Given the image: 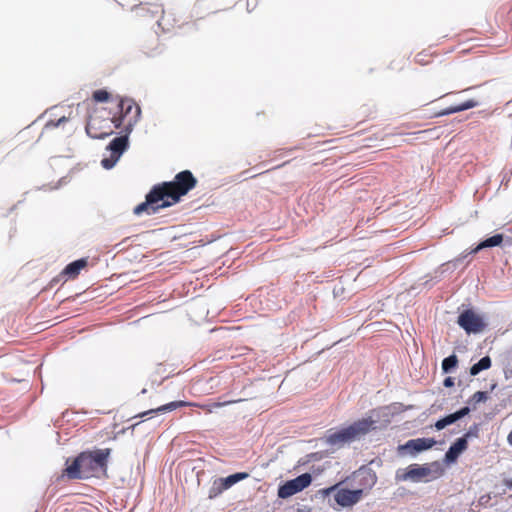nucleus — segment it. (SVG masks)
<instances>
[{"label": "nucleus", "mask_w": 512, "mask_h": 512, "mask_svg": "<svg viewBox=\"0 0 512 512\" xmlns=\"http://www.w3.org/2000/svg\"><path fill=\"white\" fill-rule=\"evenodd\" d=\"M436 444L433 438H416L408 440L406 443L398 446L400 455H409L415 457L418 453L432 448Z\"/></svg>", "instance_id": "1a4fd4ad"}, {"label": "nucleus", "mask_w": 512, "mask_h": 512, "mask_svg": "<svg viewBox=\"0 0 512 512\" xmlns=\"http://www.w3.org/2000/svg\"><path fill=\"white\" fill-rule=\"evenodd\" d=\"M93 99L96 102H106L109 99V93L106 90H96L93 93Z\"/></svg>", "instance_id": "b1692460"}, {"label": "nucleus", "mask_w": 512, "mask_h": 512, "mask_svg": "<svg viewBox=\"0 0 512 512\" xmlns=\"http://www.w3.org/2000/svg\"><path fill=\"white\" fill-rule=\"evenodd\" d=\"M65 121H67V118L66 117H61L60 119H58V121L56 123H54V126L55 127H58L60 126L62 123H64Z\"/></svg>", "instance_id": "c85d7f7f"}, {"label": "nucleus", "mask_w": 512, "mask_h": 512, "mask_svg": "<svg viewBox=\"0 0 512 512\" xmlns=\"http://www.w3.org/2000/svg\"><path fill=\"white\" fill-rule=\"evenodd\" d=\"M477 105V102L474 101V100H468L462 104H459V105H456V106H452L448 109H446L442 114L443 115H449V114H453V113H457V112H461V111H464V110H468L470 108H473Z\"/></svg>", "instance_id": "6ab92c4d"}, {"label": "nucleus", "mask_w": 512, "mask_h": 512, "mask_svg": "<svg viewBox=\"0 0 512 512\" xmlns=\"http://www.w3.org/2000/svg\"><path fill=\"white\" fill-rule=\"evenodd\" d=\"M375 421L371 418H364L355 421L347 427L338 430L330 429L326 435L321 439L325 444L339 449L346 444H350L359 440L362 436L366 435L371 429L374 428Z\"/></svg>", "instance_id": "f03ea898"}, {"label": "nucleus", "mask_w": 512, "mask_h": 512, "mask_svg": "<svg viewBox=\"0 0 512 512\" xmlns=\"http://www.w3.org/2000/svg\"><path fill=\"white\" fill-rule=\"evenodd\" d=\"M197 183L196 178L189 170H184L175 176V180L171 182H163L157 185L162 187L164 197L169 200L170 205L179 202L180 198L186 195Z\"/></svg>", "instance_id": "20e7f679"}, {"label": "nucleus", "mask_w": 512, "mask_h": 512, "mask_svg": "<svg viewBox=\"0 0 512 512\" xmlns=\"http://www.w3.org/2000/svg\"><path fill=\"white\" fill-rule=\"evenodd\" d=\"M457 323L468 334L479 333L484 328L482 319L472 310L463 311L459 315Z\"/></svg>", "instance_id": "9d476101"}, {"label": "nucleus", "mask_w": 512, "mask_h": 512, "mask_svg": "<svg viewBox=\"0 0 512 512\" xmlns=\"http://www.w3.org/2000/svg\"><path fill=\"white\" fill-rule=\"evenodd\" d=\"M247 477H248V473L238 472V473L229 475L225 478H219V480L221 481L220 485H223L225 490H227L230 487H232L233 485H235L236 483H238L239 481H241Z\"/></svg>", "instance_id": "f3484780"}, {"label": "nucleus", "mask_w": 512, "mask_h": 512, "mask_svg": "<svg viewBox=\"0 0 512 512\" xmlns=\"http://www.w3.org/2000/svg\"><path fill=\"white\" fill-rule=\"evenodd\" d=\"M140 116L141 109L139 106H136L134 117L128 121L125 127V135L114 138L107 146V150H109L111 154L110 157H105L101 160V165L103 168L107 170L113 168L119 161L122 154L128 149L129 134L132 132L135 124L139 121Z\"/></svg>", "instance_id": "7ed1b4c3"}, {"label": "nucleus", "mask_w": 512, "mask_h": 512, "mask_svg": "<svg viewBox=\"0 0 512 512\" xmlns=\"http://www.w3.org/2000/svg\"><path fill=\"white\" fill-rule=\"evenodd\" d=\"M503 241V235L502 234H495L483 241H481L474 249H472L470 252L463 253L460 256L456 257L455 259L448 261L441 265L439 268V271L441 273H444L446 271H453L455 270L458 265L470 254H475L479 252L482 249L485 248H491L499 246Z\"/></svg>", "instance_id": "0eeeda50"}, {"label": "nucleus", "mask_w": 512, "mask_h": 512, "mask_svg": "<svg viewBox=\"0 0 512 512\" xmlns=\"http://www.w3.org/2000/svg\"><path fill=\"white\" fill-rule=\"evenodd\" d=\"M189 405V403L187 402H184V401H173V402H170L168 404H165V405H162L156 409H151L149 411H146L144 413H142L140 415V417H143V416H146V415H150V414H155V413H164V412H170V411H173L177 408H180V407H183V406H187Z\"/></svg>", "instance_id": "dca6fc26"}, {"label": "nucleus", "mask_w": 512, "mask_h": 512, "mask_svg": "<svg viewBox=\"0 0 512 512\" xmlns=\"http://www.w3.org/2000/svg\"><path fill=\"white\" fill-rule=\"evenodd\" d=\"M134 106L136 107L137 105L131 99L122 98L119 103V107L124 112V115H128L132 111Z\"/></svg>", "instance_id": "4be33fe9"}, {"label": "nucleus", "mask_w": 512, "mask_h": 512, "mask_svg": "<svg viewBox=\"0 0 512 512\" xmlns=\"http://www.w3.org/2000/svg\"><path fill=\"white\" fill-rule=\"evenodd\" d=\"M457 364L458 358L455 354H452L443 359L441 365L442 371L446 374L451 373L456 368Z\"/></svg>", "instance_id": "aec40b11"}, {"label": "nucleus", "mask_w": 512, "mask_h": 512, "mask_svg": "<svg viewBox=\"0 0 512 512\" xmlns=\"http://www.w3.org/2000/svg\"><path fill=\"white\" fill-rule=\"evenodd\" d=\"M495 387H496V384H493V385L491 386V390L495 389Z\"/></svg>", "instance_id": "7c9ffc66"}, {"label": "nucleus", "mask_w": 512, "mask_h": 512, "mask_svg": "<svg viewBox=\"0 0 512 512\" xmlns=\"http://www.w3.org/2000/svg\"><path fill=\"white\" fill-rule=\"evenodd\" d=\"M477 436H478V426L475 424L472 427H470V429L461 438H466V440L468 441V438L477 437Z\"/></svg>", "instance_id": "393cba45"}, {"label": "nucleus", "mask_w": 512, "mask_h": 512, "mask_svg": "<svg viewBox=\"0 0 512 512\" xmlns=\"http://www.w3.org/2000/svg\"><path fill=\"white\" fill-rule=\"evenodd\" d=\"M443 385H444L445 387H452V386H454V379H453V378H451V377H447V378H445V380H444V382H443Z\"/></svg>", "instance_id": "bb28decb"}, {"label": "nucleus", "mask_w": 512, "mask_h": 512, "mask_svg": "<svg viewBox=\"0 0 512 512\" xmlns=\"http://www.w3.org/2000/svg\"><path fill=\"white\" fill-rule=\"evenodd\" d=\"M161 190L162 187L155 185L146 195L145 202L134 208V214L139 216L145 212L148 215H152L157 213L160 209L170 207L169 200L164 197V193Z\"/></svg>", "instance_id": "423d86ee"}, {"label": "nucleus", "mask_w": 512, "mask_h": 512, "mask_svg": "<svg viewBox=\"0 0 512 512\" xmlns=\"http://www.w3.org/2000/svg\"><path fill=\"white\" fill-rule=\"evenodd\" d=\"M86 132L92 138H104V137H106L108 135L107 133H103V134H101L99 136L98 135H92L91 132H90L89 126L86 127Z\"/></svg>", "instance_id": "cd10ccee"}, {"label": "nucleus", "mask_w": 512, "mask_h": 512, "mask_svg": "<svg viewBox=\"0 0 512 512\" xmlns=\"http://www.w3.org/2000/svg\"><path fill=\"white\" fill-rule=\"evenodd\" d=\"M87 266V260L85 258H81L69 263L65 269L63 270V274L67 275L69 278H75L80 271Z\"/></svg>", "instance_id": "2eb2a0df"}, {"label": "nucleus", "mask_w": 512, "mask_h": 512, "mask_svg": "<svg viewBox=\"0 0 512 512\" xmlns=\"http://www.w3.org/2000/svg\"><path fill=\"white\" fill-rule=\"evenodd\" d=\"M469 413H470V408L468 406H465V407L459 409L458 411H456L454 413H451V414H449V415L439 419L435 423V428L437 430H442L445 427H447L448 425H451V424L455 423L456 421L462 419L463 417H465Z\"/></svg>", "instance_id": "ddd939ff"}, {"label": "nucleus", "mask_w": 512, "mask_h": 512, "mask_svg": "<svg viewBox=\"0 0 512 512\" xmlns=\"http://www.w3.org/2000/svg\"><path fill=\"white\" fill-rule=\"evenodd\" d=\"M468 441L466 438H458L445 454V462L448 464L456 462L458 457L467 449Z\"/></svg>", "instance_id": "f8f14e48"}, {"label": "nucleus", "mask_w": 512, "mask_h": 512, "mask_svg": "<svg viewBox=\"0 0 512 512\" xmlns=\"http://www.w3.org/2000/svg\"><path fill=\"white\" fill-rule=\"evenodd\" d=\"M110 453L109 448L80 453L66 468L67 476L70 479H87L105 475Z\"/></svg>", "instance_id": "f257e3e1"}, {"label": "nucleus", "mask_w": 512, "mask_h": 512, "mask_svg": "<svg viewBox=\"0 0 512 512\" xmlns=\"http://www.w3.org/2000/svg\"><path fill=\"white\" fill-rule=\"evenodd\" d=\"M507 441L512 446V431L508 434Z\"/></svg>", "instance_id": "c756f323"}, {"label": "nucleus", "mask_w": 512, "mask_h": 512, "mask_svg": "<svg viewBox=\"0 0 512 512\" xmlns=\"http://www.w3.org/2000/svg\"><path fill=\"white\" fill-rule=\"evenodd\" d=\"M491 367V359L489 356L482 357L477 363L471 366L470 374L472 376L478 375L481 371L487 370Z\"/></svg>", "instance_id": "a211bd4d"}, {"label": "nucleus", "mask_w": 512, "mask_h": 512, "mask_svg": "<svg viewBox=\"0 0 512 512\" xmlns=\"http://www.w3.org/2000/svg\"><path fill=\"white\" fill-rule=\"evenodd\" d=\"M442 472L441 466L438 462L419 465L411 464L405 470L399 469L396 472V479L399 481H411L418 483L421 481H428L440 476Z\"/></svg>", "instance_id": "39448f33"}, {"label": "nucleus", "mask_w": 512, "mask_h": 512, "mask_svg": "<svg viewBox=\"0 0 512 512\" xmlns=\"http://www.w3.org/2000/svg\"><path fill=\"white\" fill-rule=\"evenodd\" d=\"M221 481L219 478L215 479L209 489L208 496L209 498H215L218 495H220L223 491H225V488L223 485H220Z\"/></svg>", "instance_id": "412c9836"}, {"label": "nucleus", "mask_w": 512, "mask_h": 512, "mask_svg": "<svg viewBox=\"0 0 512 512\" xmlns=\"http://www.w3.org/2000/svg\"><path fill=\"white\" fill-rule=\"evenodd\" d=\"M311 482L312 476L309 473H303L279 486L278 497L286 499L308 487Z\"/></svg>", "instance_id": "6e6552de"}, {"label": "nucleus", "mask_w": 512, "mask_h": 512, "mask_svg": "<svg viewBox=\"0 0 512 512\" xmlns=\"http://www.w3.org/2000/svg\"><path fill=\"white\" fill-rule=\"evenodd\" d=\"M354 479L364 488L370 489L376 483V475L372 470L367 468H360L354 473Z\"/></svg>", "instance_id": "4468645a"}, {"label": "nucleus", "mask_w": 512, "mask_h": 512, "mask_svg": "<svg viewBox=\"0 0 512 512\" xmlns=\"http://www.w3.org/2000/svg\"><path fill=\"white\" fill-rule=\"evenodd\" d=\"M363 489H340L334 495L335 502L342 507H350L360 501Z\"/></svg>", "instance_id": "9b49d317"}, {"label": "nucleus", "mask_w": 512, "mask_h": 512, "mask_svg": "<svg viewBox=\"0 0 512 512\" xmlns=\"http://www.w3.org/2000/svg\"><path fill=\"white\" fill-rule=\"evenodd\" d=\"M487 399H488L487 392L478 391V392L473 394V396L471 397L469 402L470 403L472 402L474 404H478V403H481V402H485Z\"/></svg>", "instance_id": "5701e85b"}, {"label": "nucleus", "mask_w": 512, "mask_h": 512, "mask_svg": "<svg viewBox=\"0 0 512 512\" xmlns=\"http://www.w3.org/2000/svg\"><path fill=\"white\" fill-rule=\"evenodd\" d=\"M233 402L234 401L214 402V403L211 404V408H220V407H223L225 405L231 404Z\"/></svg>", "instance_id": "a878e982"}]
</instances>
